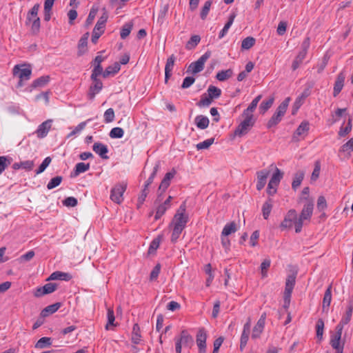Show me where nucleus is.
<instances>
[{"label": "nucleus", "mask_w": 353, "mask_h": 353, "mask_svg": "<svg viewBox=\"0 0 353 353\" xmlns=\"http://www.w3.org/2000/svg\"><path fill=\"white\" fill-rule=\"evenodd\" d=\"M305 199V203L303 205L301 212L299 216L298 220L295 221V232L299 233L301 232L303 221H310L313 213L314 210V201L310 198H303Z\"/></svg>", "instance_id": "f257e3e1"}, {"label": "nucleus", "mask_w": 353, "mask_h": 353, "mask_svg": "<svg viewBox=\"0 0 353 353\" xmlns=\"http://www.w3.org/2000/svg\"><path fill=\"white\" fill-rule=\"evenodd\" d=\"M290 99L287 97L276 108L275 112L268 121L266 125L268 129L276 126L282 119L288 109Z\"/></svg>", "instance_id": "f03ea898"}, {"label": "nucleus", "mask_w": 353, "mask_h": 353, "mask_svg": "<svg viewBox=\"0 0 353 353\" xmlns=\"http://www.w3.org/2000/svg\"><path fill=\"white\" fill-rule=\"evenodd\" d=\"M186 210V205L185 203L183 202L176 211V214L174 216L172 225H174L175 227L181 228L184 229L185 225L188 221V216L185 214Z\"/></svg>", "instance_id": "7ed1b4c3"}, {"label": "nucleus", "mask_w": 353, "mask_h": 353, "mask_svg": "<svg viewBox=\"0 0 353 353\" xmlns=\"http://www.w3.org/2000/svg\"><path fill=\"white\" fill-rule=\"evenodd\" d=\"M32 70L30 65H16L13 68V74L17 75L19 78L18 86H23V81H27L30 79Z\"/></svg>", "instance_id": "20e7f679"}, {"label": "nucleus", "mask_w": 353, "mask_h": 353, "mask_svg": "<svg viewBox=\"0 0 353 353\" xmlns=\"http://www.w3.org/2000/svg\"><path fill=\"white\" fill-rule=\"evenodd\" d=\"M127 188V183L122 182L117 184L111 190L110 199L117 204H120L123 200V195Z\"/></svg>", "instance_id": "39448f33"}, {"label": "nucleus", "mask_w": 353, "mask_h": 353, "mask_svg": "<svg viewBox=\"0 0 353 353\" xmlns=\"http://www.w3.org/2000/svg\"><path fill=\"white\" fill-rule=\"evenodd\" d=\"M211 52H205L197 61L192 62L188 67V71H191L192 74H196L201 72L204 68L206 61L210 57Z\"/></svg>", "instance_id": "423d86ee"}, {"label": "nucleus", "mask_w": 353, "mask_h": 353, "mask_svg": "<svg viewBox=\"0 0 353 353\" xmlns=\"http://www.w3.org/2000/svg\"><path fill=\"white\" fill-rule=\"evenodd\" d=\"M243 116L245 117L244 119L240 123L238 128L235 130L234 132H243L251 129L254 123V119L253 114L251 113H245L243 112Z\"/></svg>", "instance_id": "0eeeda50"}, {"label": "nucleus", "mask_w": 353, "mask_h": 353, "mask_svg": "<svg viewBox=\"0 0 353 353\" xmlns=\"http://www.w3.org/2000/svg\"><path fill=\"white\" fill-rule=\"evenodd\" d=\"M297 220L296 211L294 209L290 210L285 214L283 221L280 224V228L282 230L290 229L292 227L293 223L295 225V221Z\"/></svg>", "instance_id": "6e6552de"}, {"label": "nucleus", "mask_w": 353, "mask_h": 353, "mask_svg": "<svg viewBox=\"0 0 353 353\" xmlns=\"http://www.w3.org/2000/svg\"><path fill=\"white\" fill-rule=\"evenodd\" d=\"M92 83L89 87L88 92V97L92 100L94 99L96 94L99 93L103 88V83L98 77H90Z\"/></svg>", "instance_id": "1a4fd4ad"}, {"label": "nucleus", "mask_w": 353, "mask_h": 353, "mask_svg": "<svg viewBox=\"0 0 353 353\" xmlns=\"http://www.w3.org/2000/svg\"><path fill=\"white\" fill-rule=\"evenodd\" d=\"M207 334L204 328H200L196 334V344L199 347V353L206 352Z\"/></svg>", "instance_id": "9d476101"}, {"label": "nucleus", "mask_w": 353, "mask_h": 353, "mask_svg": "<svg viewBox=\"0 0 353 353\" xmlns=\"http://www.w3.org/2000/svg\"><path fill=\"white\" fill-rule=\"evenodd\" d=\"M296 276L294 274L289 275L287 277L285 282V303L288 300V304L290 303V296L292 292L294 286L295 285Z\"/></svg>", "instance_id": "9b49d317"}, {"label": "nucleus", "mask_w": 353, "mask_h": 353, "mask_svg": "<svg viewBox=\"0 0 353 353\" xmlns=\"http://www.w3.org/2000/svg\"><path fill=\"white\" fill-rule=\"evenodd\" d=\"M270 170L267 169H263L256 172V189L258 190H261L264 188L265 185L266 184L267 179L270 174Z\"/></svg>", "instance_id": "f8f14e48"}, {"label": "nucleus", "mask_w": 353, "mask_h": 353, "mask_svg": "<svg viewBox=\"0 0 353 353\" xmlns=\"http://www.w3.org/2000/svg\"><path fill=\"white\" fill-rule=\"evenodd\" d=\"M163 197L161 196V193L157 194V199L154 201V205H157L156 209V214L154 216V219L158 220L166 212V210L168 209L166 206H165L162 203Z\"/></svg>", "instance_id": "ddd939ff"}, {"label": "nucleus", "mask_w": 353, "mask_h": 353, "mask_svg": "<svg viewBox=\"0 0 353 353\" xmlns=\"http://www.w3.org/2000/svg\"><path fill=\"white\" fill-rule=\"evenodd\" d=\"M345 79V74L343 71H341L336 77V79L334 85V92L333 95L334 97H336L341 90L343 88L344 85V81Z\"/></svg>", "instance_id": "4468645a"}, {"label": "nucleus", "mask_w": 353, "mask_h": 353, "mask_svg": "<svg viewBox=\"0 0 353 353\" xmlns=\"http://www.w3.org/2000/svg\"><path fill=\"white\" fill-rule=\"evenodd\" d=\"M175 59H176V58L174 54H172L167 59L166 64L165 66V83H168V79L170 78V77L172 75V70L174 65Z\"/></svg>", "instance_id": "2eb2a0df"}, {"label": "nucleus", "mask_w": 353, "mask_h": 353, "mask_svg": "<svg viewBox=\"0 0 353 353\" xmlns=\"http://www.w3.org/2000/svg\"><path fill=\"white\" fill-rule=\"evenodd\" d=\"M185 347H191L194 344L192 336L186 330H182L179 336L176 337Z\"/></svg>", "instance_id": "dca6fc26"}, {"label": "nucleus", "mask_w": 353, "mask_h": 353, "mask_svg": "<svg viewBox=\"0 0 353 353\" xmlns=\"http://www.w3.org/2000/svg\"><path fill=\"white\" fill-rule=\"evenodd\" d=\"M92 150L95 153L99 154L102 159H108V157L106 155L108 153V148L106 145L101 143H94L92 147Z\"/></svg>", "instance_id": "f3484780"}, {"label": "nucleus", "mask_w": 353, "mask_h": 353, "mask_svg": "<svg viewBox=\"0 0 353 353\" xmlns=\"http://www.w3.org/2000/svg\"><path fill=\"white\" fill-rule=\"evenodd\" d=\"M332 301V285H330L325 292L323 299L322 308L323 311L327 312Z\"/></svg>", "instance_id": "a211bd4d"}, {"label": "nucleus", "mask_w": 353, "mask_h": 353, "mask_svg": "<svg viewBox=\"0 0 353 353\" xmlns=\"http://www.w3.org/2000/svg\"><path fill=\"white\" fill-rule=\"evenodd\" d=\"M121 69V65L119 63L115 62L113 65H109L107 67L104 72H103V77L108 78L110 76H114Z\"/></svg>", "instance_id": "6ab92c4d"}, {"label": "nucleus", "mask_w": 353, "mask_h": 353, "mask_svg": "<svg viewBox=\"0 0 353 353\" xmlns=\"http://www.w3.org/2000/svg\"><path fill=\"white\" fill-rule=\"evenodd\" d=\"M61 306V303H55L50 305L43 309L41 312V316L47 317L50 314L55 313Z\"/></svg>", "instance_id": "aec40b11"}, {"label": "nucleus", "mask_w": 353, "mask_h": 353, "mask_svg": "<svg viewBox=\"0 0 353 353\" xmlns=\"http://www.w3.org/2000/svg\"><path fill=\"white\" fill-rule=\"evenodd\" d=\"M71 278H72L71 275L68 273L56 271L50 274V276L47 279V281H51V280L69 281Z\"/></svg>", "instance_id": "412c9836"}, {"label": "nucleus", "mask_w": 353, "mask_h": 353, "mask_svg": "<svg viewBox=\"0 0 353 353\" xmlns=\"http://www.w3.org/2000/svg\"><path fill=\"white\" fill-rule=\"evenodd\" d=\"M50 76H48V75L40 77L39 78L35 79L32 82V83L31 85V88H43L48 83V82L50 81Z\"/></svg>", "instance_id": "4be33fe9"}, {"label": "nucleus", "mask_w": 353, "mask_h": 353, "mask_svg": "<svg viewBox=\"0 0 353 353\" xmlns=\"http://www.w3.org/2000/svg\"><path fill=\"white\" fill-rule=\"evenodd\" d=\"M34 162L32 161H25L19 163H14L12 165V168L14 170H19L20 168L24 169L26 170L30 171L33 168Z\"/></svg>", "instance_id": "5701e85b"}, {"label": "nucleus", "mask_w": 353, "mask_h": 353, "mask_svg": "<svg viewBox=\"0 0 353 353\" xmlns=\"http://www.w3.org/2000/svg\"><path fill=\"white\" fill-rule=\"evenodd\" d=\"M88 33H87L85 35L81 37L79 41L77 52V55L79 57L82 56L87 51L86 47L88 43Z\"/></svg>", "instance_id": "b1692460"}, {"label": "nucleus", "mask_w": 353, "mask_h": 353, "mask_svg": "<svg viewBox=\"0 0 353 353\" xmlns=\"http://www.w3.org/2000/svg\"><path fill=\"white\" fill-rule=\"evenodd\" d=\"M237 230L236 224L235 222L232 221L229 223H227L221 232L222 236H228L230 234L234 233Z\"/></svg>", "instance_id": "393cba45"}, {"label": "nucleus", "mask_w": 353, "mask_h": 353, "mask_svg": "<svg viewBox=\"0 0 353 353\" xmlns=\"http://www.w3.org/2000/svg\"><path fill=\"white\" fill-rule=\"evenodd\" d=\"M235 17H236V14L234 12L232 13L230 15L228 22L225 24L223 28L219 32V39H222L227 34L228 30L232 25Z\"/></svg>", "instance_id": "a878e982"}, {"label": "nucleus", "mask_w": 353, "mask_h": 353, "mask_svg": "<svg viewBox=\"0 0 353 353\" xmlns=\"http://www.w3.org/2000/svg\"><path fill=\"white\" fill-rule=\"evenodd\" d=\"M305 173L303 171H299L295 173L293 179V181L292 183V188L294 190H296L298 187L300 186L302 181L303 180Z\"/></svg>", "instance_id": "bb28decb"}, {"label": "nucleus", "mask_w": 353, "mask_h": 353, "mask_svg": "<svg viewBox=\"0 0 353 353\" xmlns=\"http://www.w3.org/2000/svg\"><path fill=\"white\" fill-rule=\"evenodd\" d=\"M195 123L199 128L203 130L208 126L209 119L207 117L199 115L195 118Z\"/></svg>", "instance_id": "cd10ccee"}, {"label": "nucleus", "mask_w": 353, "mask_h": 353, "mask_svg": "<svg viewBox=\"0 0 353 353\" xmlns=\"http://www.w3.org/2000/svg\"><path fill=\"white\" fill-rule=\"evenodd\" d=\"M232 75H233L232 70V69H228V70H225L219 71L216 74V78L219 81H226L227 79H230Z\"/></svg>", "instance_id": "c85d7f7f"}, {"label": "nucleus", "mask_w": 353, "mask_h": 353, "mask_svg": "<svg viewBox=\"0 0 353 353\" xmlns=\"http://www.w3.org/2000/svg\"><path fill=\"white\" fill-rule=\"evenodd\" d=\"M353 312V301H350L349 302L347 310L344 316L342 317L341 321L343 322V323L347 324L349 321L351 319L352 315Z\"/></svg>", "instance_id": "c756f323"}, {"label": "nucleus", "mask_w": 353, "mask_h": 353, "mask_svg": "<svg viewBox=\"0 0 353 353\" xmlns=\"http://www.w3.org/2000/svg\"><path fill=\"white\" fill-rule=\"evenodd\" d=\"M39 10V3L35 4L32 8V9L28 12L26 24H28V23H30L32 21V20L35 19L36 17H39L37 16Z\"/></svg>", "instance_id": "7c9ffc66"}, {"label": "nucleus", "mask_w": 353, "mask_h": 353, "mask_svg": "<svg viewBox=\"0 0 353 353\" xmlns=\"http://www.w3.org/2000/svg\"><path fill=\"white\" fill-rule=\"evenodd\" d=\"M207 92L208 94L212 99L219 98L221 94V90L212 85L208 87Z\"/></svg>", "instance_id": "2f4dec72"}, {"label": "nucleus", "mask_w": 353, "mask_h": 353, "mask_svg": "<svg viewBox=\"0 0 353 353\" xmlns=\"http://www.w3.org/2000/svg\"><path fill=\"white\" fill-rule=\"evenodd\" d=\"M52 119H48L39 125L34 132H48L51 130Z\"/></svg>", "instance_id": "473e14b6"}, {"label": "nucleus", "mask_w": 353, "mask_h": 353, "mask_svg": "<svg viewBox=\"0 0 353 353\" xmlns=\"http://www.w3.org/2000/svg\"><path fill=\"white\" fill-rule=\"evenodd\" d=\"M274 101V97H270L268 99L263 101L259 106L261 113L264 114L272 105Z\"/></svg>", "instance_id": "72a5a7b5"}, {"label": "nucleus", "mask_w": 353, "mask_h": 353, "mask_svg": "<svg viewBox=\"0 0 353 353\" xmlns=\"http://www.w3.org/2000/svg\"><path fill=\"white\" fill-rule=\"evenodd\" d=\"M52 344V339L50 337H42L35 344V347L43 349L50 346Z\"/></svg>", "instance_id": "f704fd0d"}, {"label": "nucleus", "mask_w": 353, "mask_h": 353, "mask_svg": "<svg viewBox=\"0 0 353 353\" xmlns=\"http://www.w3.org/2000/svg\"><path fill=\"white\" fill-rule=\"evenodd\" d=\"M265 323H261V321H257L256 324L253 328L252 338L257 339L260 336V334L262 333L263 330L264 328Z\"/></svg>", "instance_id": "c9c22d12"}, {"label": "nucleus", "mask_w": 353, "mask_h": 353, "mask_svg": "<svg viewBox=\"0 0 353 353\" xmlns=\"http://www.w3.org/2000/svg\"><path fill=\"white\" fill-rule=\"evenodd\" d=\"M324 330V321L322 319H319L316 324V337L319 341L323 339Z\"/></svg>", "instance_id": "e433bc0d"}, {"label": "nucleus", "mask_w": 353, "mask_h": 353, "mask_svg": "<svg viewBox=\"0 0 353 353\" xmlns=\"http://www.w3.org/2000/svg\"><path fill=\"white\" fill-rule=\"evenodd\" d=\"M201 41V37L199 35H193L191 37L190 40L187 42L185 48L188 50H192Z\"/></svg>", "instance_id": "4c0bfd02"}, {"label": "nucleus", "mask_w": 353, "mask_h": 353, "mask_svg": "<svg viewBox=\"0 0 353 353\" xmlns=\"http://www.w3.org/2000/svg\"><path fill=\"white\" fill-rule=\"evenodd\" d=\"M255 42L256 40L254 37H248L242 41L241 48L243 50H249L255 44Z\"/></svg>", "instance_id": "58836bf2"}, {"label": "nucleus", "mask_w": 353, "mask_h": 353, "mask_svg": "<svg viewBox=\"0 0 353 353\" xmlns=\"http://www.w3.org/2000/svg\"><path fill=\"white\" fill-rule=\"evenodd\" d=\"M305 57L306 54H305L304 52H299L297 54L292 64V70H296L299 67V65L302 63Z\"/></svg>", "instance_id": "ea45409f"}, {"label": "nucleus", "mask_w": 353, "mask_h": 353, "mask_svg": "<svg viewBox=\"0 0 353 353\" xmlns=\"http://www.w3.org/2000/svg\"><path fill=\"white\" fill-rule=\"evenodd\" d=\"M90 169L89 163H78L75 165L74 176H78L81 173L85 172Z\"/></svg>", "instance_id": "a19ab883"}, {"label": "nucleus", "mask_w": 353, "mask_h": 353, "mask_svg": "<svg viewBox=\"0 0 353 353\" xmlns=\"http://www.w3.org/2000/svg\"><path fill=\"white\" fill-rule=\"evenodd\" d=\"M141 339L140 328L138 324L133 325L132 341L134 344H138Z\"/></svg>", "instance_id": "79ce46f5"}, {"label": "nucleus", "mask_w": 353, "mask_h": 353, "mask_svg": "<svg viewBox=\"0 0 353 353\" xmlns=\"http://www.w3.org/2000/svg\"><path fill=\"white\" fill-rule=\"evenodd\" d=\"M341 336L339 334L338 335L334 334L333 335L331 336L330 343L332 348H337L338 347L344 345V343H341Z\"/></svg>", "instance_id": "37998d69"}, {"label": "nucleus", "mask_w": 353, "mask_h": 353, "mask_svg": "<svg viewBox=\"0 0 353 353\" xmlns=\"http://www.w3.org/2000/svg\"><path fill=\"white\" fill-rule=\"evenodd\" d=\"M272 205L271 203V199H269L265 202L263 205L262 211L263 216L265 219H267L271 212Z\"/></svg>", "instance_id": "c03bdc74"}, {"label": "nucleus", "mask_w": 353, "mask_h": 353, "mask_svg": "<svg viewBox=\"0 0 353 353\" xmlns=\"http://www.w3.org/2000/svg\"><path fill=\"white\" fill-rule=\"evenodd\" d=\"M108 19V14L107 13H103V14L99 19L97 24L94 26V28L98 30H103L105 28V24Z\"/></svg>", "instance_id": "a18cd8bd"}, {"label": "nucleus", "mask_w": 353, "mask_h": 353, "mask_svg": "<svg viewBox=\"0 0 353 353\" xmlns=\"http://www.w3.org/2000/svg\"><path fill=\"white\" fill-rule=\"evenodd\" d=\"M214 142V138L208 139L202 142H200L196 144V148L198 150H205L209 148V147Z\"/></svg>", "instance_id": "49530a36"}, {"label": "nucleus", "mask_w": 353, "mask_h": 353, "mask_svg": "<svg viewBox=\"0 0 353 353\" xmlns=\"http://www.w3.org/2000/svg\"><path fill=\"white\" fill-rule=\"evenodd\" d=\"M63 179V177L61 176H57L52 178L48 183L47 188L48 190H52L60 185Z\"/></svg>", "instance_id": "de8ad7c7"}, {"label": "nucleus", "mask_w": 353, "mask_h": 353, "mask_svg": "<svg viewBox=\"0 0 353 353\" xmlns=\"http://www.w3.org/2000/svg\"><path fill=\"white\" fill-rule=\"evenodd\" d=\"M261 99V95L257 96L256 98H254L250 105L248 107V108L245 110V113H251L254 112V110L256 109L259 101Z\"/></svg>", "instance_id": "09e8293b"}, {"label": "nucleus", "mask_w": 353, "mask_h": 353, "mask_svg": "<svg viewBox=\"0 0 353 353\" xmlns=\"http://www.w3.org/2000/svg\"><path fill=\"white\" fill-rule=\"evenodd\" d=\"M159 167H160V163L157 162L153 168L152 172L151 173L150 176H149V178L148 179V180L146 181V182L145 183V188H148L149 185L153 182V180L159 169Z\"/></svg>", "instance_id": "8fccbe9b"}, {"label": "nucleus", "mask_w": 353, "mask_h": 353, "mask_svg": "<svg viewBox=\"0 0 353 353\" xmlns=\"http://www.w3.org/2000/svg\"><path fill=\"white\" fill-rule=\"evenodd\" d=\"M213 99L210 98V97L208 94H203L201 96V100L198 102L197 105L200 107L201 106H209Z\"/></svg>", "instance_id": "3c124183"}, {"label": "nucleus", "mask_w": 353, "mask_h": 353, "mask_svg": "<svg viewBox=\"0 0 353 353\" xmlns=\"http://www.w3.org/2000/svg\"><path fill=\"white\" fill-rule=\"evenodd\" d=\"M43 287V291L46 294L54 292L57 289V284L54 283H48L44 285Z\"/></svg>", "instance_id": "603ef678"}, {"label": "nucleus", "mask_w": 353, "mask_h": 353, "mask_svg": "<svg viewBox=\"0 0 353 353\" xmlns=\"http://www.w3.org/2000/svg\"><path fill=\"white\" fill-rule=\"evenodd\" d=\"M132 28V24L125 23L121 30L120 36L121 39H125L130 33Z\"/></svg>", "instance_id": "864d4df0"}, {"label": "nucleus", "mask_w": 353, "mask_h": 353, "mask_svg": "<svg viewBox=\"0 0 353 353\" xmlns=\"http://www.w3.org/2000/svg\"><path fill=\"white\" fill-rule=\"evenodd\" d=\"M31 32L32 34H36L39 32L41 21L39 17H36L32 20Z\"/></svg>", "instance_id": "5fc2aeb1"}, {"label": "nucleus", "mask_w": 353, "mask_h": 353, "mask_svg": "<svg viewBox=\"0 0 353 353\" xmlns=\"http://www.w3.org/2000/svg\"><path fill=\"white\" fill-rule=\"evenodd\" d=\"M271 264V261L270 259H265L263 261V262L261 264V275L262 277L267 276V270L270 268Z\"/></svg>", "instance_id": "6e6d98bb"}, {"label": "nucleus", "mask_w": 353, "mask_h": 353, "mask_svg": "<svg viewBox=\"0 0 353 353\" xmlns=\"http://www.w3.org/2000/svg\"><path fill=\"white\" fill-rule=\"evenodd\" d=\"M316 207L319 212H322L327 208V201H326L325 196H319L318 200H317Z\"/></svg>", "instance_id": "4d7b16f0"}, {"label": "nucleus", "mask_w": 353, "mask_h": 353, "mask_svg": "<svg viewBox=\"0 0 353 353\" xmlns=\"http://www.w3.org/2000/svg\"><path fill=\"white\" fill-rule=\"evenodd\" d=\"M51 158L50 157H46L41 164L39 165V168L36 170V174H39L44 172V170L46 169V168L50 165L51 163Z\"/></svg>", "instance_id": "13d9d810"}, {"label": "nucleus", "mask_w": 353, "mask_h": 353, "mask_svg": "<svg viewBox=\"0 0 353 353\" xmlns=\"http://www.w3.org/2000/svg\"><path fill=\"white\" fill-rule=\"evenodd\" d=\"M10 159L5 156L0 157V174L5 170V169L10 164Z\"/></svg>", "instance_id": "bf43d9fd"}, {"label": "nucleus", "mask_w": 353, "mask_h": 353, "mask_svg": "<svg viewBox=\"0 0 353 353\" xmlns=\"http://www.w3.org/2000/svg\"><path fill=\"white\" fill-rule=\"evenodd\" d=\"M107 316H108V323L105 325V329L108 330L109 325H114V322L115 320V317H114V311L112 308L108 309Z\"/></svg>", "instance_id": "052dcab7"}, {"label": "nucleus", "mask_w": 353, "mask_h": 353, "mask_svg": "<svg viewBox=\"0 0 353 353\" xmlns=\"http://www.w3.org/2000/svg\"><path fill=\"white\" fill-rule=\"evenodd\" d=\"M212 5L211 1H207L205 2L201 11V18L202 19H205L208 14V12L210 11V7Z\"/></svg>", "instance_id": "680f3d73"}, {"label": "nucleus", "mask_w": 353, "mask_h": 353, "mask_svg": "<svg viewBox=\"0 0 353 353\" xmlns=\"http://www.w3.org/2000/svg\"><path fill=\"white\" fill-rule=\"evenodd\" d=\"M170 181L163 178L159 187L157 194L161 193V196H163V194L165 192V190L170 186Z\"/></svg>", "instance_id": "e2e57ef3"}, {"label": "nucleus", "mask_w": 353, "mask_h": 353, "mask_svg": "<svg viewBox=\"0 0 353 353\" xmlns=\"http://www.w3.org/2000/svg\"><path fill=\"white\" fill-rule=\"evenodd\" d=\"M341 151L347 152L349 154L353 152V138L350 139L347 143L341 146Z\"/></svg>", "instance_id": "0e129e2a"}, {"label": "nucleus", "mask_w": 353, "mask_h": 353, "mask_svg": "<svg viewBox=\"0 0 353 353\" xmlns=\"http://www.w3.org/2000/svg\"><path fill=\"white\" fill-rule=\"evenodd\" d=\"M97 12H98V8L93 6L91 8L90 13L88 14V17L86 19V24L88 26L90 25L93 22V21L97 14Z\"/></svg>", "instance_id": "69168bd1"}, {"label": "nucleus", "mask_w": 353, "mask_h": 353, "mask_svg": "<svg viewBox=\"0 0 353 353\" xmlns=\"http://www.w3.org/2000/svg\"><path fill=\"white\" fill-rule=\"evenodd\" d=\"M93 69L92 70V74L90 77H99V76L102 75L104 72L103 70V67L101 65H92Z\"/></svg>", "instance_id": "338daca9"}, {"label": "nucleus", "mask_w": 353, "mask_h": 353, "mask_svg": "<svg viewBox=\"0 0 353 353\" xmlns=\"http://www.w3.org/2000/svg\"><path fill=\"white\" fill-rule=\"evenodd\" d=\"M183 229L178 227L174 226L172 236H171V241L172 243L176 242L178 239L179 238L180 234H181Z\"/></svg>", "instance_id": "774afa93"}]
</instances>
